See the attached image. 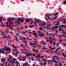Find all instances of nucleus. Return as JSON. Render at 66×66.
Masks as SVG:
<instances>
[{
    "label": "nucleus",
    "mask_w": 66,
    "mask_h": 66,
    "mask_svg": "<svg viewBox=\"0 0 66 66\" xmlns=\"http://www.w3.org/2000/svg\"><path fill=\"white\" fill-rule=\"evenodd\" d=\"M18 20H16V21H20L21 22H24L23 20H24V19H20L19 18H18Z\"/></svg>",
    "instance_id": "obj_1"
},
{
    "label": "nucleus",
    "mask_w": 66,
    "mask_h": 66,
    "mask_svg": "<svg viewBox=\"0 0 66 66\" xmlns=\"http://www.w3.org/2000/svg\"><path fill=\"white\" fill-rule=\"evenodd\" d=\"M25 55H27V56H30V55H33L34 56H35V54L30 53H28V54H25Z\"/></svg>",
    "instance_id": "obj_2"
},
{
    "label": "nucleus",
    "mask_w": 66,
    "mask_h": 66,
    "mask_svg": "<svg viewBox=\"0 0 66 66\" xmlns=\"http://www.w3.org/2000/svg\"><path fill=\"white\" fill-rule=\"evenodd\" d=\"M3 51L4 50H5L6 51H11L12 50H11L10 48H8L6 49H4L2 50Z\"/></svg>",
    "instance_id": "obj_3"
},
{
    "label": "nucleus",
    "mask_w": 66,
    "mask_h": 66,
    "mask_svg": "<svg viewBox=\"0 0 66 66\" xmlns=\"http://www.w3.org/2000/svg\"><path fill=\"white\" fill-rule=\"evenodd\" d=\"M37 33L38 34H39L40 35V36H44V34H42V32L37 31Z\"/></svg>",
    "instance_id": "obj_4"
},
{
    "label": "nucleus",
    "mask_w": 66,
    "mask_h": 66,
    "mask_svg": "<svg viewBox=\"0 0 66 66\" xmlns=\"http://www.w3.org/2000/svg\"><path fill=\"white\" fill-rule=\"evenodd\" d=\"M40 54L39 53V54L38 55H37V56H36L35 57H36V58H38V57H41V56H40Z\"/></svg>",
    "instance_id": "obj_5"
},
{
    "label": "nucleus",
    "mask_w": 66,
    "mask_h": 66,
    "mask_svg": "<svg viewBox=\"0 0 66 66\" xmlns=\"http://www.w3.org/2000/svg\"><path fill=\"white\" fill-rule=\"evenodd\" d=\"M36 44H37V43H30L29 45L32 46H33V45H36Z\"/></svg>",
    "instance_id": "obj_6"
},
{
    "label": "nucleus",
    "mask_w": 66,
    "mask_h": 66,
    "mask_svg": "<svg viewBox=\"0 0 66 66\" xmlns=\"http://www.w3.org/2000/svg\"><path fill=\"white\" fill-rule=\"evenodd\" d=\"M1 60L3 62V63H4V61H5V57L3 59H1Z\"/></svg>",
    "instance_id": "obj_7"
},
{
    "label": "nucleus",
    "mask_w": 66,
    "mask_h": 66,
    "mask_svg": "<svg viewBox=\"0 0 66 66\" xmlns=\"http://www.w3.org/2000/svg\"><path fill=\"white\" fill-rule=\"evenodd\" d=\"M50 15V16H51L52 15V14H47L46 15H45V16H47V17H48Z\"/></svg>",
    "instance_id": "obj_8"
},
{
    "label": "nucleus",
    "mask_w": 66,
    "mask_h": 66,
    "mask_svg": "<svg viewBox=\"0 0 66 66\" xmlns=\"http://www.w3.org/2000/svg\"><path fill=\"white\" fill-rule=\"evenodd\" d=\"M39 26H44L45 24V23L42 22V24H39Z\"/></svg>",
    "instance_id": "obj_9"
},
{
    "label": "nucleus",
    "mask_w": 66,
    "mask_h": 66,
    "mask_svg": "<svg viewBox=\"0 0 66 66\" xmlns=\"http://www.w3.org/2000/svg\"><path fill=\"white\" fill-rule=\"evenodd\" d=\"M62 55L63 56L65 57H66V55L64 54V53H62Z\"/></svg>",
    "instance_id": "obj_10"
},
{
    "label": "nucleus",
    "mask_w": 66,
    "mask_h": 66,
    "mask_svg": "<svg viewBox=\"0 0 66 66\" xmlns=\"http://www.w3.org/2000/svg\"><path fill=\"white\" fill-rule=\"evenodd\" d=\"M38 50V49H36L35 51V52L36 53H38L39 52Z\"/></svg>",
    "instance_id": "obj_11"
},
{
    "label": "nucleus",
    "mask_w": 66,
    "mask_h": 66,
    "mask_svg": "<svg viewBox=\"0 0 66 66\" xmlns=\"http://www.w3.org/2000/svg\"><path fill=\"white\" fill-rule=\"evenodd\" d=\"M31 26L30 25L29 27V28H30L31 29H32L31 27H33L32 26H33V27H34V25H31Z\"/></svg>",
    "instance_id": "obj_12"
},
{
    "label": "nucleus",
    "mask_w": 66,
    "mask_h": 66,
    "mask_svg": "<svg viewBox=\"0 0 66 66\" xmlns=\"http://www.w3.org/2000/svg\"><path fill=\"white\" fill-rule=\"evenodd\" d=\"M60 27H62L63 28H66V26H64L63 25H60Z\"/></svg>",
    "instance_id": "obj_13"
},
{
    "label": "nucleus",
    "mask_w": 66,
    "mask_h": 66,
    "mask_svg": "<svg viewBox=\"0 0 66 66\" xmlns=\"http://www.w3.org/2000/svg\"><path fill=\"white\" fill-rule=\"evenodd\" d=\"M60 24V23H59V21H57V23L55 24V26H57V25H59Z\"/></svg>",
    "instance_id": "obj_14"
},
{
    "label": "nucleus",
    "mask_w": 66,
    "mask_h": 66,
    "mask_svg": "<svg viewBox=\"0 0 66 66\" xmlns=\"http://www.w3.org/2000/svg\"><path fill=\"white\" fill-rule=\"evenodd\" d=\"M61 3H63V4H65L66 5V1H64V2H63Z\"/></svg>",
    "instance_id": "obj_15"
},
{
    "label": "nucleus",
    "mask_w": 66,
    "mask_h": 66,
    "mask_svg": "<svg viewBox=\"0 0 66 66\" xmlns=\"http://www.w3.org/2000/svg\"><path fill=\"white\" fill-rule=\"evenodd\" d=\"M10 27H9V28L11 29V30H13V31H14V29H13L11 27V25H10Z\"/></svg>",
    "instance_id": "obj_16"
},
{
    "label": "nucleus",
    "mask_w": 66,
    "mask_h": 66,
    "mask_svg": "<svg viewBox=\"0 0 66 66\" xmlns=\"http://www.w3.org/2000/svg\"><path fill=\"white\" fill-rule=\"evenodd\" d=\"M47 48H45V47H43L42 48V50H46V49H47Z\"/></svg>",
    "instance_id": "obj_17"
},
{
    "label": "nucleus",
    "mask_w": 66,
    "mask_h": 66,
    "mask_svg": "<svg viewBox=\"0 0 66 66\" xmlns=\"http://www.w3.org/2000/svg\"><path fill=\"white\" fill-rule=\"evenodd\" d=\"M56 49V47H54V48H51V49H50V50H54V49Z\"/></svg>",
    "instance_id": "obj_18"
},
{
    "label": "nucleus",
    "mask_w": 66,
    "mask_h": 66,
    "mask_svg": "<svg viewBox=\"0 0 66 66\" xmlns=\"http://www.w3.org/2000/svg\"><path fill=\"white\" fill-rule=\"evenodd\" d=\"M32 34H33L34 35H37V33H36V32H33L32 33Z\"/></svg>",
    "instance_id": "obj_19"
},
{
    "label": "nucleus",
    "mask_w": 66,
    "mask_h": 66,
    "mask_svg": "<svg viewBox=\"0 0 66 66\" xmlns=\"http://www.w3.org/2000/svg\"><path fill=\"white\" fill-rule=\"evenodd\" d=\"M59 14V13L58 12H56V14L55 15H54V16H56V15H57Z\"/></svg>",
    "instance_id": "obj_20"
},
{
    "label": "nucleus",
    "mask_w": 66,
    "mask_h": 66,
    "mask_svg": "<svg viewBox=\"0 0 66 66\" xmlns=\"http://www.w3.org/2000/svg\"><path fill=\"white\" fill-rule=\"evenodd\" d=\"M6 53H5V54H8V53H10V52H6Z\"/></svg>",
    "instance_id": "obj_21"
},
{
    "label": "nucleus",
    "mask_w": 66,
    "mask_h": 66,
    "mask_svg": "<svg viewBox=\"0 0 66 66\" xmlns=\"http://www.w3.org/2000/svg\"><path fill=\"white\" fill-rule=\"evenodd\" d=\"M15 50L16 51L17 53H20V52H18V51H17V50H16L15 49Z\"/></svg>",
    "instance_id": "obj_22"
},
{
    "label": "nucleus",
    "mask_w": 66,
    "mask_h": 66,
    "mask_svg": "<svg viewBox=\"0 0 66 66\" xmlns=\"http://www.w3.org/2000/svg\"><path fill=\"white\" fill-rule=\"evenodd\" d=\"M51 29H56L55 28V26L51 28Z\"/></svg>",
    "instance_id": "obj_23"
},
{
    "label": "nucleus",
    "mask_w": 66,
    "mask_h": 66,
    "mask_svg": "<svg viewBox=\"0 0 66 66\" xmlns=\"http://www.w3.org/2000/svg\"><path fill=\"white\" fill-rule=\"evenodd\" d=\"M1 27H4V26H5V27H6V26H5V25H4L3 24L1 26Z\"/></svg>",
    "instance_id": "obj_24"
},
{
    "label": "nucleus",
    "mask_w": 66,
    "mask_h": 66,
    "mask_svg": "<svg viewBox=\"0 0 66 66\" xmlns=\"http://www.w3.org/2000/svg\"><path fill=\"white\" fill-rule=\"evenodd\" d=\"M26 60V59L24 58L23 59H22V61H25Z\"/></svg>",
    "instance_id": "obj_25"
},
{
    "label": "nucleus",
    "mask_w": 66,
    "mask_h": 66,
    "mask_svg": "<svg viewBox=\"0 0 66 66\" xmlns=\"http://www.w3.org/2000/svg\"><path fill=\"white\" fill-rule=\"evenodd\" d=\"M53 58H54L52 59V60H53V61H54L55 60V59H56V58H55L54 57H53Z\"/></svg>",
    "instance_id": "obj_26"
},
{
    "label": "nucleus",
    "mask_w": 66,
    "mask_h": 66,
    "mask_svg": "<svg viewBox=\"0 0 66 66\" xmlns=\"http://www.w3.org/2000/svg\"><path fill=\"white\" fill-rule=\"evenodd\" d=\"M53 42H54V43H53V44L54 45H56L55 44V43H56V42H55L54 41H53Z\"/></svg>",
    "instance_id": "obj_27"
},
{
    "label": "nucleus",
    "mask_w": 66,
    "mask_h": 66,
    "mask_svg": "<svg viewBox=\"0 0 66 66\" xmlns=\"http://www.w3.org/2000/svg\"><path fill=\"white\" fill-rule=\"evenodd\" d=\"M13 48H15L14 50L15 49H17V46H13Z\"/></svg>",
    "instance_id": "obj_28"
},
{
    "label": "nucleus",
    "mask_w": 66,
    "mask_h": 66,
    "mask_svg": "<svg viewBox=\"0 0 66 66\" xmlns=\"http://www.w3.org/2000/svg\"><path fill=\"white\" fill-rule=\"evenodd\" d=\"M31 21V20H28L27 21H25L26 22H29V21Z\"/></svg>",
    "instance_id": "obj_29"
},
{
    "label": "nucleus",
    "mask_w": 66,
    "mask_h": 66,
    "mask_svg": "<svg viewBox=\"0 0 66 66\" xmlns=\"http://www.w3.org/2000/svg\"><path fill=\"white\" fill-rule=\"evenodd\" d=\"M38 46H39V47H40L39 48H40V47H41V46H40V45H39L38 44L37 45V46H36V47H38Z\"/></svg>",
    "instance_id": "obj_30"
},
{
    "label": "nucleus",
    "mask_w": 66,
    "mask_h": 66,
    "mask_svg": "<svg viewBox=\"0 0 66 66\" xmlns=\"http://www.w3.org/2000/svg\"><path fill=\"white\" fill-rule=\"evenodd\" d=\"M48 18L49 19H52V18H50V17L48 16Z\"/></svg>",
    "instance_id": "obj_31"
},
{
    "label": "nucleus",
    "mask_w": 66,
    "mask_h": 66,
    "mask_svg": "<svg viewBox=\"0 0 66 66\" xmlns=\"http://www.w3.org/2000/svg\"><path fill=\"white\" fill-rule=\"evenodd\" d=\"M9 20H12V19H10V18H9V19H8V22H9L10 21Z\"/></svg>",
    "instance_id": "obj_32"
},
{
    "label": "nucleus",
    "mask_w": 66,
    "mask_h": 66,
    "mask_svg": "<svg viewBox=\"0 0 66 66\" xmlns=\"http://www.w3.org/2000/svg\"><path fill=\"white\" fill-rule=\"evenodd\" d=\"M62 29L61 28H60V29H59V31H62Z\"/></svg>",
    "instance_id": "obj_33"
},
{
    "label": "nucleus",
    "mask_w": 66,
    "mask_h": 66,
    "mask_svg": "<svg viewBox=\"0 0 66 66\" xmlns=\"http://www.w3.org/2000/svg\"><path fill=\"white\" fill-rule=\"evenodd\" d=\"M39 30H43V29L41 27H40L39 28Z\"/></svg>",
    "instance_id": "obj_34"
},
{
    "label": "nucleus",
    "mask_w": 66,
    "mask_h": 66,
    "mask_svg": "<svg viewBox=\"0 0 66 66\" xmlns=\"http://www.w3.org/2000/svg\"><path fill=\"white\" fill-rule=\"evenodd\" d=\"M10 24H13V23H12L11 21H10Z\"/></svg>",
    "instance_id": "obj_35"
},
{
    "label": "nucleus",
    "mask_w": 66,
    "mask_h": 66,
    "mask_svg": "<svg viewBox=\"0 0 66 66\" xmlns=\"http://www.w3.org/2000/svg\"><path fill=\"white\" fill-rule=\"evenodd\" d=\"M8 45H9V46H11V44H10V42H9V44H8Z\"/></svg>",
    "instance_id": "obj_36"
},
{
    "label": "nucleus",
    "mask_w": 66,
    "mask_h": 66,
    "mask_svg": "<svg viewBox=\"0 0 66 66\" xmlns=\"http://www.w3.org/2000/svg\"><path fill=\"white\" fill-rule=\"evenodd\" d=\"M13 33V32L11 31L10 32V33L12 34V35H13V33Z\"/></svg>",
    "instance_id": "obj_37"
},
{
    "label": "nucleus",
    "mask_w": 66,
    "mask_h": 66,
    "mask_svg": "<svg viewBox=\"0 0 66 66\" xmlns=\"http://www.w3.org/2000/svg\"><path fill=\"white\" fill-rule=\"evenodd\" d=\"M32 50H33V52H35V50H34V49H33Z\"/></svg>",
    "instance_id": "obj_38"
},
{
    "label": "nucleus",
    "mask_w": 66,
    "mask_h": 66,
    "mask_svg": "<svg viewBox=\"0 0 66 66\" xmlns=\"http://www.w3.org/2000/svg\"><path fill=\"white\" fill-rule=\"evenodd\" d=\"M12 18V21H14V20L13 19V18L14 19H15V18Z\"/></svg>",
    "instance_id": "obj_39"
},
{
    "label": "nucleus",
    "mask_w": 66,
    "mask_h": 66,
    "mask_svg": "<svg viewBox=\"0 0 66 66\" xmlns=\"http://www.w3.org/2000/svg\"><path fill=\"white\" fill-rule=\"evenodd\" d=\"M2 51H3V50H1L0 51V53H2Z\"/></svg>",
    "instance_id": "obj_40"
},
{
    "label": "nucleus",
    "mask_w": 66,
    "mask_h": 66,
    "mask_svg": "<svg viewBox=\"0 0 66 66\" xmlns=\"http://www.w3.org/2000/svg\"><path fill=\"white\" fill-rule=\"evenodd\" d=\"M55 27L56 28H56H59V26H55Z\"/></svg>",
    "instance_id": "obj_41"
},
{
    "label": "nucleus",
    "mask_w": 66,
    "mask_h": 66,
    "mask_svg": "<svg viewBox=\"0 0 66 66\" xmlns=\"http://www.w3.org/2000/svg\"><path fill=\"white\" fill-rule=\"evenodd\" d=\"M39 21H35V22H37V23H39Z\"/></svg>",
    "instance_id": "obj_42"
},
{
    "label": "nucleus",
    "mask_w": 66,
    "mask_h": 66,
    "mask_svg": "<svg viewBox=\"0 0 66 66\" xmlns=\"http://www.w3.org/2000/svg\"><path fill=\"white\" fill-rule=\"evenodd\" d=\"M3 19L4 20V21H6V19H4V18H3Z\"/></svg>",
    "instance_id": "obj_43"
},
{
    "label": "nucleus",
    "mask_w": 66,
    "mask_h": 66,
    "mask_svg": "<svg viewBox=\"0 0 66 66\" xmlns=\"http://www.w3.org/2000/svg\"><path fill=\"white\" fill-rule=\"evenodd\" d=\"M45 19L46 20V21H48V20L46 18V17H45Z\"/></svg>",
    "instance_id": "obj_44"
},
{
    "label": "nucleus",
    "mask_w": 66,
    "mask_h": 66,
    "mask_svg": "<svg viewBox=\"0 0 66 66\" xmlns=\"http://www.w3.org/2000/svg\"><path fill=\"white\" fill-rule=\"evenodd\" d=\"M16 63H17V64L19 65H20V64L19 63V62H18V61H17V62H16Z\"/></svg>",
    "instance_id": "obj_45"
},
{
    "label": "nucleus",
    "mask_w": 66,
    "mask_h": 66,
    "mask_svg": "<svg viewBox=\"0 0 66 66\" xmlns=\"http://www.w3.org/2000/svg\"><path fill=\"white\" fill-rule=\"evenodd\" d=\"M47 25L48 26H52V24H47Z\"/></svg>",
    "instance_id": "obj_46"
},
{
    "label": "nucleus",
    "mask_w": 66,
    "mask_h": 66,
    "mask_svg": "<svg viewBox=\"0 0 66 66\" xmlns=\"http://www.w3.org/2000/svg\"><path fill=\"white\" fill-rule=\"evenodd\" d=\"M23 42L24 43H27V42L26 41H23Z\"/></svg>",
    "instance_id": "obj_47"
},
{
    "label": "nucleus",
    "mask_w": 66,
    "mask_h": 66,
    "mask_svg": "<svg viewBox=\"0 0 66 66\" xmlns=\"http://www.w3.org/2000/svg\"><path fill=\"white\" fill-rule=\"evenodd\" d=\"M56 17L55 16L53 18V19H56Z\"/></svg>",
    "instance_id": "obj_48"
},
{
    "label": "nucleus",
    "mask_w": 66,
    "mask_h": 66,
    "mask_svg": "<svg viewBox=\"0 0 66 66\" xmlns=\"http://www.w3.org/2000/svg\"><path fill=\"white\" fill-rule=\"evenodd\" d=\"M40 59L39 58H38L37 59V60H38V61H39V60H40Z\"/></svg>",
    "instance_id": "obj_49"
},
{
    "label": "nucleus",
    "mask_w": 66,
    "mask_h": 66,
    "mask_svg": "<svg viewBox=\"0 0 66 66\" xmlns=\"http://www.w3.org/2000/svg\"><path fill=\"white\" fill-rule=\"evenodd\" d=\"M22 33H24V34H26V33L24 32H21Z\"/></svg>",
    "instance_id": "obj_50"
},
{
    "label": "nucleus",
    "mask_w": 66,
    "mask_h": 66,
    "mask_svg": "<svg viewBox=\"0 0 66 66\" xmlns=\"http://www.w3.org/2000/svg\"><path fill=\"white\" fill-rule=\"evenodd\" d=\"M20 38H21V39L22 40H23V38H22V37L20 36Z\"/></svg>",
    "instance_id": "obj_51"
},
{
    "label": "nucleus",
    "mask_w": 66,
    "mask_h": 66,
    "mask_svg": "<svg viewBox=\"0 0 66 66\" xmlns=\"http://www.w3.org/2000/svg\"><path fill=\"white\" fill-rule=\"evenodd\" d=\"M23 39L26 40V39H27L25 37H23Z\"/></svg>",
    "instance_id": "obj_52"
},
{
    "label": "nucleus",
    "mask_w": 66,
    "mask_h": 66,
    "mask_svg": "<svg viewBox=\"0 0 66 66\" xmlns=\"http://www.w3.org/2000/svg\"><path fill=\"white\" fill-rule=\"evenodd\" d=\"M4 63H3V64L2 65V66H4V65H4Z\"/></svg>",
    "instance_id": "obj_53"
},
{
    "label": "nucleus",
    "mask_w": 66,
    "mask_h": 66,
    "mask_svg": "<svg viewBox=\"0 0 66 66\" xmlns=\"http://www.w3.org/2000/svg\"><path fill=\"white\" fill-rule=\"evenodd\" d=\"M4 31H5V32H6V33H8V32H9L8 31H7V30H4Z\"/></svg>",
    "instance_id": "obj_54"
},
{
    "label": "nucleus",
    "mask_w": 66,
    "mask_h": 66,
    "mask_svg": "<svg viewBox=\"0 0 66 66\" xmlns=\"http://www.w3.org/2000/svg\"><path fill=\"white\" fill-rule=\"evenodd\" d=\"M54 62L55 63H57V62L56 61L54 60Z\"/></svg>",
    "instance_id": "obj_55"
},
{
    "label": "nucleus",
    "mask_w": 66,
    "mask_h": 66,
    "mask_svg": "<svg viewBox=\"0 0 66 66\" xmlns=\"http://www.w3.org/2000/svg\"><path fill=\"white\" fill-rule=\"evenodd\" d=\"M26 20H28L29 19H28V18H26Z\"/></svg>",
    "instance_id": "obj_56"
},
{
    "label": "nucleus",
    "mask_w": 66,
    "mask_h": 66,
    "mask_svg": "<svg viewBox=\"0 0 66 66\" xmlns=\"http://www.w3.org/2000/svg\"><path fill=\"white\" fill-rule=\"evenodd\" d=\"M23 27H22V28L19 27V28L21 29H23Z\"/></svg>",
    "instance_id": "obj_57"
},
{
    "label": "nucleus",
    "mask_w": 66,
    "mask_h": 66,
    "mask_svg": "<svg viewBox=\"0 0 66 66\" xmlns=\"http://www.w3.org/2000/svg\"><path fill=\"white\" fill-rule=\"evenodd\" d=\"M32 20H32V19L31 20V22H34V21H32Z\"/></svg>",
    "instance_id": "obj_58"
},
{
    "label": "nucleus",
    "mask_w": 66,
    "mask_h": 66,
    "mask_svg": "<svg viewBox=\"0 0 66 66\" xmlns=\"http://www.w3.org/2000/svg\"><path fill=\"white\" fill-rule=\"evenodd\" d=\"M5 52L4 51L3 52H2V54H3L4 53H5Z\"/></svg>",
    "instance_id": "obj_59"
},
{
    "label": "nucleus",
    "mask_w": 66,
    "mask_h": 66,
    "mask_svg": "<svg viewBox=\"0 0 66 66\" xmlns=\"http://www.w3.org/2000/svg\"><path fill=\"white\" fill-rule=\"evenodd\" d=\"M59 10H61V11L62 10V9H61V8L60 7H59Z\"/></svg>",
    "instance_id": "obj_60"
},
{
    "label": "nucleus",
    "mask_w": 66,
    "mask_h": 66,
    "mask_svg": "<svg viewBox=\"0 0 66 66\" xmlns=\"http://www.w3.org/2000/svg\"><path fill=\"white\" fill-rule=\"evenodd\" d=\"M57 45L58 46H59V45H59V43H57Z\"/></svg>",
    "instance_id": "obj_61"
},
{
    "label": "nucleus",
    "mask_w": 66,
    "mask_h": 66,
    "mask_svg": "<svg viewBox=\"0 0 66 66\" xmlns=\"http://www.w3.org/2000/svg\"><path fill=\"white\" fill-rule=\"evenodd\" d=\"M27 63H25V64H23V66L24 65H25V66H26V65H27Z\"/></svg>",
    "instance_id": "obj_62"
},
{
    "label": "nucleus",
    "mask_w": 66,
    "mask_h": 66,
    "mask_svg": "<svg viewBox=\"0 0 66 66\" xmlns=\"http://www.w3.org/2000/svg\"><path fill=\"white\" fill-rule=\"evenodd\" d=\"M6 23L7 24H9V23L8 22H6Z\"/></svg>",
    "instance_id": "obj_63"
},
{
    "label": "nucleus",
    "mask_w": 66,
    "mask_h": 66,
    "mask_svg": "<svg viewBox=\"0 0 66 66\" xmlns=\"http://www.w3.org/2000/svg\"><path fill=\"white\" fill-rule=\"evenodd\" d=\"M0 21H2V19H0Z\"/></svg>",
    "instance_id": "obj_64"
}]
</instances>
